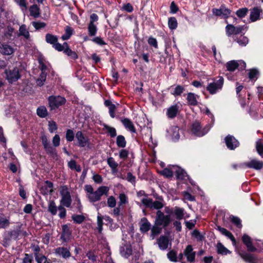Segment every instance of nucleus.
Segmentation results:
<instances>
[{
	"label": "nucleus",
	"instance_id": "obj_1",
	"mask_svg": "<svg viewBox=\"0 0 263 263\" xmlns=\"http://www.w3.org/2000/svg\"><path fill=\"white\" fill-rule=\"evenodd\" d=\"M154 222L157 225H159L163 229L167 228L172 222L171 217L169 215H165L164 213L160 210H158L156 213V217Z\"/></svg>",
	"mask_w": 263,
	"mask_h": 263
},
{
	"label": "nucleus",
	"instance_id": "obj_2",
	"mask_svg": "<svg viewBox=\"0 0 263 263\" xmlns=\"http://www.w3.org/2000/svg\"><path fill=\"white\" fill-rule=\"evenodd\" d=\"M109 189L106 186H101L94 191L91 195H87V198L90 202L93 203L101 200L103 195H108Z\"/></svg>",
	"mask_w": 263,
	"mask_h": 263
},
{
	"label": "nucleus",
	"instance_id": "obj_3",
	"mask_svg": "<svg viewBox=\"0 0 263 263\" xmlns=\"http://www.w3.org/2000/svg\"><path fill=\"white\" fill-rule=\"evenodd\" d=\"M49 106L51 110L58 108L66 102V99L61 96H50L48 98Z\"/></svg>",
	"mask_w": 263,
	"mask_h": 263
},
{
	"label": "nucleus",
	"instance_id": "obj_4",
	"mask_svg": "<svg viewBox=\"0 0 263 263\" xmlns=\"http://www.w3.org/2000/svg\"><path fill=\"white\" fill-rule=\"evenodd\" d=\"M224 79L223 77H220L218 80L209 83L206 89L211 95H214L222 89Z\"/></svg>",
	"mask_w": 263,
	"mask_h": 263
},
{
	"label": "nucleus",
	"instance_id": "obj_5",
	"mask_svg": "<svg viewBox=\"0 0 263 263\" xmlns=\"http://www.w3.org/2000/svg\"><path fill=\"white\" fill-rule=\"evenodd\" d=\"M212 11L215 16L225 20L230 17L232 12V10L227 8L225 4L221 5L219 8H213Z\"/></svg>",
	"mask_w": 263,
	"mask_h": 263
},
{
	"label": "nucleus",
	"instance_id": "obj_6",
	"mask_svg": "<svg viewBox=\"0 0 263 263\" xmlns=\"http://www.w3.org/2000/svg\"><path fill=\"white\" fill-rule=\"evenodd\" d=\"M4 73L6 75V79L10 84L17 81L21 77L18 69L16 67H15L12 70L6 69Z\"/></svg>",
	"mask_w": 263,
	"mask_h": 263
},
{
	"label": "nucleus",
	"instance_id": "obj_7",
	"mask_svg": "<svg viewBox=\"0 0 263 263\" xmlns=\"http://www.w3.org/2000/svg\"><path fill=\"white\" fill-rule=\"evenodd\" d=\"M239 166L243 168H249L255 170H260L263 168V162L256 159H253L249 162L240 163Z\"/></svg>",
	"mask_w": 263,
	"mask_h": 263
},
{
	"label": "nucleus",
	"instance_id": "obj_8",
	"mask_svg": "<svg viewBox=\"0 0 263 263\" xmlns=\"http://www.w3.org/2000/svg\"><path fill=\"white\" fill-rule=\"evenodd\" d=\"M240 65L241 66L239 69L241 70L245 69L246 67V64L243 61H239V63H238L236 61L232 60L228 62L226 64V67L228 71H229L230 72H233L236 69H238Z\"/></svg>",
	"mask_w": 263,
	"mask_h": 263
},
{
	"label": "nucleus",
	"instance_id": "obj_9",
	"mask_svg": "<svg viewBox=\"0 0 263 263\" xmlns=\"http://www.w3.org/2000/svg\"><path fill=\"white\" fill-rule=\"evenodd\" d=\"M76 138L78 141V146L80 147L88 146L90 144L88 137L81 130L76 133Z\"/></svg>",
	"mask_w": 263,
	"mask_h": 263
},
{
	"label": "nucleus",
	"instance_id": "obj_10",
	"mask_svg": "<svg viewBox=\"0 0 263 263\" xmlns=\"http://www.w3.org/2000/svg\"><path fill=\"white\" fill-rule=\"evenodd\" d=\"M41 139L42 143L47 154L53 157L57 156V151L54 147L50 145L47 137L45 135H44L41 137Z\"/></svg>",
	"mask_w": 263,
	"mask_h": 263
},
{
	"label": "nucleus",
	"instance_id": "obj_11",
	"mask_svg": "<svg viewBox=\"0 0 263 263\" xmlns=\"http://www.w3.org/2000/svg\"><path fill=\"white\" fill-rule=\"evenodd\" d=\"M224 142L227 148L234 150L240 145V143L233 136L228 135L224 138Z\"/></svg>",
	"mask_w": 263,
	"mask_h": 263
},
{
	"label": "nucleus",
	"instance_id": "obj_12",
	"mask_svg": "<svg viewBox=\"0 0 263 263\" xmlns=\"http://www.w3.org/2000/svg\"><path fill=\"white\" fill-rule=\"evenodd\" d=\"M191 130L193 134L198 137H202L207 133L204 129H202L200 123L198 121H195L192 123Z\"/></svg>",
	"mask_w": 263,
	"mask_h": 263
},
{
	"label": "nucleus",
	"instance_id": "obj_13",
	"mask_svg": "<svg viewBox=\"0 0 263 263\" xmlns=\"http://www.w3.org/2000/svg\"><path fill=\"white\" fill-rule=\"evenodd\" d=\"M242 241L246 246L247 251L249 252H255L257 249L253 245L251 238L247 234H244L242 237Z\"/></svg>",
	"mask_w": 263,
	"mask_h": 263
},
{
	"label": "nucleus",
	"instance_id": "obj_14",
	"mask_svg": "<svg viewBox=\"0 0 263 263\" xmlns=\"http://www.w3.org/2000/svg\"><path fill=\"white\" fill-rule=\"evenodd\" d=\"M262 9L260 7H255L250 9V20L251 22H254L260 20V14Z\"/></svg>",
	"mask_w": 263,
	"mask_h": 263
},
{
	"label": "nucleus",
	"instance_id": "obj_15",
	"mask_svg": "<svg viewBox=\"0 0 263 263\" xmlns=\"http://www.w3.org/2000/svg\"><path fill=\"white\" fill-rule=\"evenodd\" d=\"M62 233L60 239L63 242H68L70 240V237L72 232L68 224H63L62 226Z\"/></svg>",
	"mask_w": 263,
	"mask_h": 263
},
{
	"label": "nucleus",
	"instance_id": "obj_16",
	"mask_svg": "<svg viewBox=\"0 0 263 263\" xmlns=\"http://www.w3.org/2000/svg\"><path fill=\"white\" fill-rule=\"evenodd\" d=\"M239 255L246 262L256 263L258 261V258L256 256L245 251L240 252Z\"/></svg>",
	"mask_w": 263,
	"mask_h": 263
},
{
	"label": "nucleus",
	"instance_id": "obj_17",
	"mask_svg": "<svg viewBox=\"0 0 263 263\" xmlns=\"http://www.w3.org/2000/svg\"><path fill=\"white\" fill-rule=\"evenodd\" d=\"M184 254L186 256L187 260L190 262L195 261L196 252L193 251L192 246L187 245L184 250Z\"/></svg>",
	"mask_w": 263,
	"mask_h": 263
},
{
	"label": "nucleus",
	"instance_id": "obj_18",
	"mask_svg": "<svg viewBox=\"0 0 263 263\" xmlns=\"http://www.w3.org/2000/svg\"><path fill=\"white\" fill-rule=\"evenodd\" d=\"M120 253L121 256L128 258L133 253L132 247L130 243H126L124 246L120 247Z\"/></svg>",
	"mask_w": 263,
	"mask_h": 263
},
{
	"label": "nucleus",
	"instance_id": "obj_19",
	"mask_svg": "<svg viewBox=\"0 0 263 263\" xmlns=\"http://www.w3.org/2000/svg\"><path fill=\"white\" fill-rule=\"evenodd\" d=\"M179 112V106L177 104L171 106L167 109L166 115L168 118L174 119Z\"/></svg>",
	"mask_w": 263,
	"mask_h": 263
},
{
	"label": "nucleus",
	"instance_id": "obj_20",
	"mask_svg": "<svg viewBox=\"0 0 263 263\" xmlns=\"http://www.w3.org/2000/svg\"><path fill=\"white\" fill-rule=\"evenodd\" d=\"M120 120L123 124L124 127L133 133H136V129L133 122L128 118H120Z\"/></svg>",
	"mask_w": 263,
	"mask_h": 263
},
{
	"label": "nucleus",
	"instance_id": "obj_21",
	"mask_svg": "<svg viewBox=\"0 0 263 263\" xmlns=\"http://www.w3.org/2000/svg\"><path fill=\"white\" fill-rule=\"evenodd\" d=\"M55 253L57 255L61 256L63 258L67 259L71 256V253L69 250L64 247H60L55 249Z\"/></svg>",
	"mask_w": 263,
	"mask_h": 263
},
{
	"label": "nucleus",
	"instance_id": "obj_22",
	"mask_svg": "<svg viewBox=\"0 0 263 263\" xmlns=\"http://www.w3.org/2000/svg\"><path fill=\"white\" fill-rule=\"evenodd\" d=\"M14 52V49L9 45L0 42V52L3 55H10Z\"/></svg>",
	"mask_w": 263,
	"mask_h": 263
},
{
	"label": "nucleus",
	"instance_id": "obj_23",
	"mask_svg": "<svg viewBox=\"0 0 263 263\" xmlns=\"http://www.w3.org/2000/svg\"><path fill=\"white\" fill-rule=\"evenodd\" d=\"M157 243L160 249L166 250L168 246L169 239L167 236L165 235H161L157 239Z\"/></svg>",
	"mask_w": 263,
	"mask_h": 263
},
{
	"label": "nucleus",
	"instance_id": "obj_24",
	"mask_svg": "<svg viewBox=\"0 0 263 263\" xmlns=\"http://www.w3.org/2000/svg\"><path fill=\"white\" fill-rule=\"evenodd\" d=\"M186 100L187 105L189 106H196L198 105V102L197 98L199 97V96L195 95L193 92H188L187 94Z\"/></svg>",
	"mask_w": 263,
	"mask_h": 263
},
{
	"label": "nucleus",
	"instance_id": "obj_25",
	"mask_svg": "<svg viewBox=\"0 0 263 263\" xmlns=\"http://www.w3.org/2000/svg\"><path fill=\"white\" fill-rule=\"evenodd\" d=\"M20 236L18 226L16 229L11 230L8 232L7 235L5 236L4 239L6 241H10L12 239L16 240Z\"/></svg>",
	"mask_w": 263,
	"mask_h": 263
},
{
	"label": "nucleus",
	"instance_id": "obj_26",
	"mask_svg": "<svg viewBox=\"0 0 263 263\" xmlns=\"http://www.w3.org/2000/svg\"><path fill=\"white\" fill-rule=\"evenodd\" d=\"M222 234L228 237L232 242L233 245H235L236 241V239L231 232L227 230L226 229L222 228L220 226H217V229Z\"/></svg>",
	"mask_w": 263,
	"mask_h": 263
},
{
	"label": "nucleus",
	"instance_id": "obj_27",
	"mask_svg": "<svg viewBox=\"0 0 263 263\" xmlns=\"http://www.w3.org/2000/svg\"><path fill=\"white\" fill-rule=\"evenodd\" d=\"M176 179L179 180L185 179V177L189 179V176L186 174V172L180 167H177L175 172Z\"/></svg>",
	"mask_w": 263,
	"mask_h": 263
},
{
	"label": "nucleus",
	"instance_id": "obj_28",
	"mask_svg": "<svg viewBox=\"0 0 263 263\" xmlns=\"http://www.w3.org/2000/svg\"><path fill=\"white\" fill-rule=\"evenodd\" d=\"M104 104L106 107L108 108L110 116L112 118H114L115 117V111L116 109V105L112 104L111 101L109 100H105Z\"/></svg>",
	"mask_w": 263,
	"mask_h": 263
},
{
	"label": "nucleus",
	"instance_id": "obj_29",
	"mask_svg": "<svg viewBox=\"0 0 263 263\" xmlns=\"http://www.w3.org/2000/svg\"><path fill=\"white\" fill-rule=\"evenodd\" d=\"M141 221L143 222L140 225V229L141 232L143 233L148 232L151 229V223L145 217L141 219Z\"/></svg>",
	"mask_w": 263,
	"mask_h": 263
},
{
	"label": "nucleus",
	"instance_id": "obj_30",
	"mask_svg": "<svg viewBox=\"0 0 263 263\" xmlns=\"http://www.w3.org/2000/svg\"><path fill=\"white\" fill-rule=\"evenodd\" d=\"M107 163L109 166L111 168L112 173H117L119 164L115 161L113 157H108L107 159Z\"/></svg>",
	"mask_w": 263,
	"mask_h": 263
},
{
	"label": "nucleus",
	"instance_id": "obj_31",
	"mask_svg": "<svg viewBox=\"0 0 263 263\" xmlns=\"http://www.w3.org/2000/svg\"><path fill=\"white\" fill-rule=\"evenodd\" d=\"M48 211L52 215H56L58 212V207L53 200H49L48 204Z\"/></svg>",
	"mask_w": 263,
	"mask_h": 263
},
{
	"label": "nucleus",
	"instance_id": "obj_32",
	"mask_svg": "<svg viewBox=\"0 0 263 263\" xmlns=\"http://www.w3.org/2000/svg\"><path fill=\"white\" fill-rule=\"evenodd\" d=\"M61 199L60 200V204L62 205L66 206V208H69L71 206L72 202V199L70 194L69 195H64L61 196Z\"/></svg>",
	"mask_w": 263,
	"mask_h": 263
},
{
	"label": "nucleus",
	"instance_id": "obj_33",
	"mask_svg": "<svg viewBox=\"0 0 263 263\" xmlns=\"http://www.w3.org/2000/svg\"><path fill=\"white\" fill-rule=\"evenodd\" d=\"M30 15L35 18L40 16V8L36 4H33L29 8Z\"/></svg>",
	"mask_w": 263,
	"mask_h": 263
},
{
	"label": "nucleus",
	"instance_id": "obj_34",
	"mask_svg": "<svg viewBox=\"0 0 263 263\" xmlns=\"http://www.w3.org/2000/svg\"><path fill=\"white\" fill-rule=\"evenodd\" d=\"M73 32L74 30L72 27L69 26H66L65 28V33L62 35L61 39L63 41L68 40L72 35Z\"/></svg>",
	"mask_w": 263,
	"mask_h": 263
},
{
	"label": "nucleus",
	"instance_id": "obj_35",
	"mask_svg": "<svg viewBox=\"0 0 263 263\" xmlns=\"http://www.w3.org/2000/svg\"><path fill=\"white\" fill-rule=\"evenodd\" d=\"M162 229L163 228L162 227L156 224L154 222V226L151 229V236L152 238L154 239L155 237L160 234L162 232Z\"/></svg>",
	"mask_w": 263,
	"mask_h": 263
},
{
	"label": "nucleus",
	"instance_id": "obj_36",
	"mask_svg": "<svg viewBox=\"0 0 263 263\" xmlns=\"http://www.w3.org/2000/svg\"><path fill=\"white\" fill-rule=\"evenodd\" d=\"M45 41L47 43L52 45L53 46L58 41V37L55 35L47 33L45 35Z\"/></svg>",
	"mask_w": 263,
	"mask_h": 263
},
{
	"label": "nucleus",
	"instance_id": "obj_37",
	"mask_svg": "<svg viewBox=\"0 0 263 263\" xmlns=\"http://www.w3.org/2000/svg\"><path fill=\"white\" fill-rule=\"evenodd\" d=\"M36 114L39 117L44 118L48 116V112L45 106H40L36 109Z\"/></svg>",
	"mask_w": 263,
	"mask_h": 263
},
{
	"label": "nucleus",
	"instance_id": "obj_38",
	"mask_svg": "<svg viewBox=\"0 0 263 263\" xmlns=\"http://www.w3.org/2000/svg\"><path fill=\"white\" fill-rule=\"evenodd\" d=\"M116 144L119 148H123L126 145V141L123 135H118L116 138Z\"/></svg>",
	"mask_w": 263,
	"mask_h": 263
},
{
	"label": "nucleus",
	"instance_id": "obj_39",
	"mask_svg": "<svg viewBox=\"0 0 263 263\" xmlns=\"http://www.w3.org/2000/svg\"><path fill=\"white\" fill-rule=\"evenodd\" d=\"M185 91V87L183 86L180 85H177L174 88L173 91L171 92V94L174 95L175 97L181 96V95Z\"/></svg>",
	"mask_w": 263,
	"mask_h": 263
},
{
	"label": "nucleus",
	"instance_id": "obj_40",
	"mask_svg": "<svg viewBox=\"0 0 263 263\" xmlns=\"http://www.w3.org/2000/svg\"><path fill=\"white\" fill-rule=\"evenodd\" d=\"M234 40L241 46H246L249 42L248 38L243 35H240L239 37H234Z\"/></svg>",
	"mask_w": 263,
	"mask_h": 263
},
{
	"label": "nucleus",
	"instance_id": "obj_41",
	"mask_svg": "<svg viewBox=\"0 0 263 263\" xmlns=\"http://www.w3.org/2000/svg\"><path fill=\"white\" fill-rule=\"evenodd\" d=\"M102 125L103 126V128L107 130V133L111 138H114L117 136V131L115 128L111 127L105 123Z\"/></svg>",
	"mask_w": 263,
	"mask_h": 263
},
{
	"label": "nucleus",
	"instance_id": "obj_42",
	"mask_svg": "<svg viewBox=\"0 0 263 263\" xmlns=\"http://www.w3.org/2000/svg\"><path fill=\"white\" fill-rule=\"evenodd\" d=\"M73 222L76 224H81L83 222L86 218L83 215L73 214L71 216Z\"/></svg>",
	"mask_w": 263,
	"mask_h": 263
},
{
	"label": "nucleus",
	"instance_id": "obj_43",
	"mask_svg": "<svg viewBox=\"0 0 263 263\" xmlns=\"http://www.w3.org/2000/svg\"><path fill=\"white\" fill-rule=\"evenodd\" d=\"M174 213L176 216V219L180 220L184 217V209L182 208L175 206Z\"/></svg>",
	"mask_w": 263,
	"mask_h": 263
},
{
	"label": "nucleus",
	"instance_id": "obj_44",
	"mask_svg": "<svg viewBox=\"0 0 263 263\" xmlns=\"http://www.w3.org/2000/svg\"><path fill=\"white\" fill-rule=\"evenodd\" d=\"M217 253L222 255H227L231 252L226 248L221 242H218L217 245Z\"/></svg>",
	"mask_w": 263,
	"mask_h": 263
},
{
	"label": "nucleus",
	"instance_id": "obj_45",
	"mask_svg": "<svg viewBox=\"0 0 263 263\" xmlns=\"http://www.w3.org/2000/svg\"><path fill=\"white\" fill-rule=\"evenodd\" d=\"M20 35L23 36L24 37L28 40L30 38V34L28 30L26 29L25 25H22L19 28Z\"/></svg>",
	"mask_w": 263,
	"mask_h": 263
},
{
	"label": "nucleus",
	"instance_id": "obj_46",
	"mask_svg": "<svg viewBox=\"0 0 263 263\" xmlns=\"http://www.w3.org/2000/svg\"><path fill=\"white\" fill-rule=\"evenodd\" d=\"M249 10L247 7L239 8L236 11L235 14L239 18H242L247 15Z\"/></svg>",
	"mask_w": 263,
	"mask_h": 263
},
{
	"label": "nucleus",
	"instance_id": "obj_47",
	"mask_svg": "<svg viewBox=\"0 0 263 263\" xmlns=\"http://www.w3.org/2000/svg\"><path fill=\"white\" fill-rule=\"evenodd\" d=\"M168 26L171 30H175L177 28L178 23L175 17H171L168 18Z\"/></svg>",
	"mask_w": 263,
	"mask_h": 263
},
{
	"label": "nucleus",
	"instance_id": "obj_48",
	"mask_svg": "<svg viewBox=\"0 0 263 263\" xmlns=\"http://www.w3.org/2000/svg\"><path fill=\"white\" fill-rule=\"evenodd\" d=\"M230 220L231 222L236 226L237 228L240 229L242 228V225L240 219L236 216L231 215L230 216Z\"/></svg>",
	"mask_w": 263,
	"mask_h": 263
},
{
	"label": "nucleus",
	"instance_id": "obj_49",
	"mask_svg": "<svg viewBox=\"0 0 263 263\" xmlns=\"http://www.w3.org/2000/svg\"><path fill=\"white\" fill-rule=\"evenodd\" d=\"M88 34L90 36H95L97 32V27L95 24L89 23L88 25Z\"/></svg>",
	"mask_w": 263,
	"mask_h": 263
},
{
	"label": "nucleus",
	"instance_id": "obj_50",
	"mask_svg": "<svg viewBox=\"0 0 263 263\" xmlns=\"http://www.w3.org/2000/svg\"><path fill=\"white\" fill-rule=\"evenodd\" d=\"M167 257L172 262H176L178 261L177 252L174 250L169 251L167 254Z\"/></svg>",
	"mask_w": 263,
	"mask_h": 263
},
{
	"label": "nucleus",
	"instance_id": "obj_51",
	"mask_svg": "<svg viewBox=\"0 0 263 263\" xmlns=\"http://www.w3.org/2000/svg\"><path fill=\"white\" fill-rule=\"evenodd\" d=\"M256 149L258 154L263 158V141L261 140L256 142Z\"/></svg>",
	"mask_w": 263,
	"mask_h": 263
},
{
	"label": "nucleus",
	"instance_id": "obj_52",
	"mask_svg": "<svg viewBox=\"0 0 263 263\" xmlns=\"http://www.w3.org/2000/svg\"><path fill=\"white\" fill-rule=\"evenodd\" d=\"M64 53L73 60H76L78 58L77 53L70 48H66L64 50Z\"/></svg>",
	"mask_w": 263,
	"mask_h": 263
},
{
	"label": "nucleus",
	"instance_id": "obj_53",
	"mask_svg": "<svg viewBox=\"0 0 263 263\" xmlns=\"http://www.w3.org/2000/svg\"><path fill=\"white\" fill-rule=\"evenodd\" d=\"M235 26L232 24H228L226 27V33L228 36L235 35Z\"/></svg>",
	"mask_w": 263,
	"mask_h": 263
},
{
	"label": "nucleus",
	"instance_id": "obj_54",
	"mask_svg": "<svg viewBox=\"0 0 263 263\" xmlns=\"http://www.w3.org/2000/svg\"><path fill=\"white\" fill-rule=\"evenodd\" d=\"M10 224L9 219L6 217L0 216V229H5Z\"/></svg>",
	"mask_w": 263,
	"mask_h": 263
},
{
	"label": "nucleus",
	"instance_id": "obj_55",
	"mask_svg": "<svg viewBox=\"0 0 263 263\" xmlns=\"http://www.w3.org/2000/svg\"><path fill=\"white\" fill-rule=\"evenodd\" d=\"M179 128L177 126L173 127L172 128V138L174 141H178L180 138V135L179 133Z\"/></svg>",
	"mask_w": 263,
	"mask_h": 263
},
{
	"label": "nucleus",
	"instance_id": "obj_56",
	"mask_svg": "<svg viewBox=\"0 0 263 263\" xmlns=\"http://www.w3.org/2000/svg\"><path fill=\"white\" fill-rule=\"evenodd\" d=\"M66 139L68 142H72L74 138V133L72 129H68L66 132Z\"/></svg>",
	"mask_w": 263,
	"mask_h": 263
},
{
	"label": "nucleus",
	"instance_id": "obj_57",
	"mask_svg": "<svg viewBox=\"0 0 263 263\" xmlns=\"http://www.w3.org/2000/svg\"><path fill=\"white\" fill-rule=\"evenodd\" d=\"M117 202L116 198L113 196H110L107 198L106 205L110 208H115Z\"/></svg>",
	"mask_w": 263,
	"mask_h": 263
},
{
	"label": "nucleus",
	"instance_id": "obj_58",
	"mask_svg": "<svg viewBox=\"0 0 263 263\" xmlns=\"http://www.w3.org/2000/svg\"><path fill=\"white\" fill-rule=\"evenodd\" d=\"M103 217L101 215H98L97 216V229L98 230L99 233H101L103 230Z\"/></svg>",
	"mask_w": 263,
	"mask_h": 263
},
{
	"label": "nucleus",
	"instance_id": "obj_59",
	"mask_svg": "<svg viewBox=\"0 0 263 263\" xmlns=\"http://www.w3.org/2000/svg\"><path fill=\"white\" fill-rule=\"evenodd\" d=\"M119 205L121 206L123 204H125L128 203V198L127 196L124 193H121L119 196Z\"/></svg>",
	"mask_w": 263,
	"mask_h": 263
},
{
	"label": "nucleus",
	"instance_id": "obj_60",
	"mask_svg": "<svg viewBox=\"0 0 263 263\" xmlns=\"http://www.w3.org/2000/svg\"><path fill=\"white\" fill-rule=\"evenodd\" d=\"M129 155V151L126 149L122 148L119 153V157L121 159L126 160Z\"/></svg>",
	"mask_w": 263,
	"mask_h": 263
},
{
	"label": "nucleus",
	"instance_id": "obj_61",
	"mask_svg": "<svg viewBox=\"0 0 263 263\" xmlns=\"http://www.w3.org/2000/svg\"><path fill=\"white\" fill-rule=\"evenodd\" d=\"M161 174L167 178H170L173 177V172L170 169L165 168L161 172Z\"/></svg>",
	"mask_w": 263,
	"mask_h": 263
},
{
	"label": "nucleus",
	"instance_id": "obj_62",
	"mask_svg": "<svg viewBox=\"0 0 263 263\" xmlns=\"http://www.w3.org/2000/svg\"><path fill=\"white\" fill-rule=\"evenodd\" d=\"M142 203L146 207L148 208H153V200L151 198H143L141 200Z\"/></svg>",
	"mask_w": 263,
	"mask_h": 263
},
{
	"label": "nucleus",
	"instance_id": "obj_63",
	"mask_svg": "<svg viewBox=\"0 0 263 263\" xmlns=\"http://www.w3.org/2000/svg\"><path fill=\"white\" fill-rule=\"evenodd\" d=\"M58 129V126L55 122L49 121L48 123V130L50 133H52L57 130Z\"/></svg>",
	"mask_w": 263,
	"mask_h": 263
},
{
	"label": "nucleus",
	"instance_id": "obj_64",
	"mask_svg": "<svg viewBox=\"0 0 263 263\" xmlns=\"http://www.w3.org/2000/svg\"><path fill=\"white\" fill-rule=\"evenodd\" d=\"M258 74L259 72L256 69H251L248 73L249 78L250 80H254Z\"/></svg>",
	"mask_w": 263,
	"mask_h": 263
}]
</instances>
